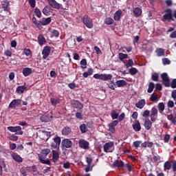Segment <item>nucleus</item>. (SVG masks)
<instances>
[{
  "label": "nucleus",
  "instance_id": "1",
  "mask_svg": "<svg viewBox=\"0 0 176 176\" xmlns=\"http://www.w3.org/2000/svg\"><path fill=\"white\" fill-rule=\"evenodd\" d=\"M51 150L50 148H45L41 150V155H38V160L41 164H47V165H52L51 162L48 158H46L47 155L50 153ZM46 158V159H45Z\"/></svg>",
  "mask_w": 176,
  "mask_h": 176
},
{
  "label": "nucleus",
  "instance_id": "2",
  "mask_svg": "<svg viewBox=\"0 0 176 176\" xmlns=\"http://www.w3.org/2000/svg\"><path fill=\"white\" fill-rule=\"evenodd\" d=\"M7 130L10 132H14L16 135H23V131L21 126H7Z\"/></svg>",
  "mask_w": 176,
  "mask_h": 176
},
{
  "label": "nucleus",
  "instance_id": "3",
  "mask_svg": "<svg viewBox=\"0 0 176 176\" xmlns=\"http://www.w3.org/2000/svg\"><path fill=\"white\" fill-rule=\"evenodd\" d=\"M82 21L87 28H92L94 27L93 20L91 18L89 17L88 15H84Z\"/></svg>",
  "mask_w": 176,
  "mask_h": 176
},
{
  "label": "nucleus",
  "instance_id": "4",
  "mask_svg": "<svg viewBox=\"0 0 176 176\" xmlns=\"http://www.w3.org/2000/svg\"><path fill=\"white\" fill-rule=\"evenodd\" d=\"M47 2L53 9L60 10L63 9V5L58 3L56 0H47Z\"/></svg>",
  "mask_w": 176,
  "mask_h": 176
},
{
  "label": "nucleus",
  "instance_id": "5",
  "mask_svg": "<svg viewBox=\"0 0 176 176\" xmlns=\"http://www.w3.org/2000/svg\"><path fill=\"white\" fill-rule=\"evenodd\" d=\"M78 145L79 147L83 150H89V142L86 141L85 139H80L78 141Z\"/></svg>",
  "mask_w": 176,
  "mask_h": 176
},
{
  "label": "nucleus",
  "instance_id": "6",
  "mask_svg": "<svg viewBox=\"0 0 176 176\" xmlns=\"http://www.w3.org/2000/svg\"><path fill=\"white\" fill-rule=\"evenodd\" d=\"M161 77L162 78V82H163V84L164 85V87H170V80L167 73L166 72L162 73V74L161 75Z\"/></svg>",
  "mask_w": 176,
  "mask_h": 176
},
{
  "label": "nucleus",
  "instance_id": "7",
  "mask_svg": "<svg viewBox=\"0 0 176 176\" xmlns=\"http://www.w3.org/2000/svg\"><path fill=\"white\" fill-rule=\"evenodd\" d=\"M114 143L113 142H109L105 143V144L103 146V150L106 153H108L109 152H113V150L111 149L113 147Z\"/></svg>",
  "mask_w": 176,
  "mask_h": 176
},
{
  "label": "nucleus",
  "instance_id": "8",
  "mask_svg": "<svg viewBox=\"0 0 176 176\" xmlns=\"http://www.w3.org/2000/svg\"><path fill=\"white\" fill-rule=\"evenodd\" d=\"M22 104L21 99H14L11 102H10V104L8 106V108L10 109H12L13 108H15L16 107H19Z\"/></svg>",
  "mask_w": 176,
  "mask_h": 176
},
{
  "label": "nucleus",
  "instance_id": "9",
  "mask_svg": "<svg viewBox=\"0 0 176 176\" xmlns=\"http://www.w3.org/2000/svg\"><path fill=\"white\" fill-rule=\"evenodd\" d=\"M53 118V116L52 115V113H48L47 114H44L41 116L40 120L41 122H44L45 123H47V122L52 121Z\"/></svg>",
  "mask_w": 176,
  "mask_h": 176
},
{
  "label": "nucleus",
  "instance_id": "10",
  "mask_svg": "<svg viewBox=\"0 0 176 176\" xmlns=\"http://www.w3.org/2000/svg\"><path fill=\"white\" fill-rule=\"evenodd\" d=\"M52 50V47L49 45H46L42 51L43 58L45 60L50 55Z\"/></svg>",
  "mask_w": 176,
  "mask_h": 176
},
{
  "label": "nucleus",
  "instance_id": "11",
  "mask_svg": "<svg viewBox=\"0 0 176 176\" xmlns=\"http://www.w3.org/2000/svg\"><path fill=\"white\" fill-rule=\"evenodd\" d=\"M61 144L63 147L70 148L73 146V142L70 139H63Z\"/></svg>",
  "mask_w": 176,
  "mask_h": 176
},
{
  "label": "nucleus",
  "instance_id": "12",
  "mask_svg": "<svg viewBox=\"0 0 176 176\" xmlns=\"http://www.w3.org/2000/svg\"><path fill=\"white\" fill-rule=\"evenodd\" d=\"M53 9L50 6H45L43 10L42 13L44 14V16H49L52 13Z\"/></svg>",
  "mask_w": 176,
  "mask_h": 176
},
{
  "label": "nucleus",
  "instance_id": "13",
  "mask_svg": "<svg viewBox=\"0 0 176 176\" xmlns=\"http://www.w3.org/2000/svg\"><path fill=\"white\" fill-rule=\"evenodd\" d=\"M72 107L75 109H83L84 108V104H82V103H81L80 101L78 100H74L72 102Z\"/></svg>",
  "mask_w": 176,
  "mask_h": 176
},
{
  "label": "nucleus",
  "instance_id": "14",
  "mask_svg": "<svg viewBox=\"0 0 176 176\" xmlns=\"http://www.w3.org/2000/svg\"><path fill=\"white\" fill-rule=\"evenodd\" d=\"M157 115H158L157 109L155 107H153L151 109V122H155L156 118L155 117H157Z\"/></svg>",
  "mask_w": 176,
  "mask_h": 176
},
{
  "label": "nucleus",
  "instance_id": "15",
  "mask_svg": "<svg viewBox=\"0 0 176 176\" xmlns=\"http://www.w3.org/2000/svg\"><path fill=\"white\" fill-rule=\"evenodd\" d=\"M124 166L125 165L124 164V162L119 161L118 160H116V161L113 162V166L114 168H118L120 169V168H123Z\"/></svg>",
  "mask_w": 176,
  "mask_h": 176
},
{
  "label": "nucleus",
  "instance_id": "16",
  "mask_svg": "<svg viewBox=\"0 0 176 176\" xmlns=\"http://www.w3.org/2000/svg\"><path fill=\"white\" fill-rule=\"evenodd\" d=\"M168 21L169 23L170 21H175V19L173 16V14H164L162 17V21Z\"/></svg>",
  "mask_w": 176,
  "mask_h": 176
},
{
  "label": "nucleus",
  "instance_id": "17",
  "mask_svg": "<svg viewBox=\"0 0 176 176\" xmlns=\"http://www.w3.org/2000/svg\"><path fill=\"white\" fill-rule=\"evenodd\" d=\"M153 125L152 121L149 118L146 119L144 123V126L146 131L151 130V127Z\"/></svg>",
  "mask_w": 176,
  "mask_h": 176
},
{
  "label": "nucleus",
  "instance_id": "18",
  "mask_svg": "<svg viewBox=\"0 0 176 176\" xmlns=\"http://www.w3.org/2000/svg\"><path fill=\"white\" fill-rule=\"evenodd\" d=\"M132 127L135 131H140L141 130V125L138 120H135V122L132 124Z\"/></svg>",
  "mask_w": 176,
  "mask_h": 176
},
{
  "label": "nucleus",
  "instance_id": "19",
  "mask_svg": "<svg viewBox=\"0 0 176 176\" xmlns=\"http://www.w3.org/2000/svg\"><path fill=\"white\" fill-rule=\"evenodd\" d=\"M146 104L145 99H141L140 101L135 103V107L138 108V109H142Z\"/></svg>",
  "mask_w": 176,
  "mask_h": 176
},
{
  "label": "nucleus",
  "instance_id": "20",
  "mask_svg": "<svg viewBox=\"0 0 176 176\" xmlns=\"http://www.w3.org/2000/svg\"><path fill=\"white\" fill-rule=\"evenodd\" d=\"M52 22V17H47L45 19H42V21H39V23H41V28H42L43 26H45V25H49Z\"/></svg>",
  "mask_w": 176,
  "mask_h": 176
},
{
  "label": "nucleus",
  "instance_id": "21",
  "mask_svg": "<svg viewBox=\"0 0 176 176\" xmlns=\"http://www.w3.org/2000/svg\"><path fill=\"white\" fill-rule=\"evenodd\" d=\"M4 168L5 172H8L6 169V163L3 161V160H0V175H3V168Z\"/></svg>",
  "mask_w": 176,
  "mask_h": 176
},
{
  "label": "nucleus",
  "instance_id": "22",
  "mask_svg": "<svg viewBox=\"0 0 176 176\" xmlns=\"http://www.w3.org/2000/svg\"><path fill=\"white\" fill-rule=\"evenodd\" d=\"M12 159L17 162H23V158L20 155H18L17 153H14L12 155Z\"/></svg>",
  "mask_w": 176,
  "mask_h": 176
},
{
  "label": "nucleus",
  "instance_id": "23",
  "mask_svg": "<svg viewBox=\"0 0 176 176\" xmlns=\"http://www.w3.org/2000/svg\"><path fill=\"white\" fill-rule=\"evenodd\" d=\"M10 2L8 0H4L1 2V8L4 11H9Z\"/></svg>",
  "mask_w": 176,
  "mask_h": 176
},
{
  "label": "nucleus",
  "instance_id": "24",
  "mask_svg": "<svg viewBox=\"0 0 176 176\" xmlns=\"http://www.w3.org/2000/svg\"><path fill=\"white\" fill-rule=\"evenodd\" d=\"M72 129L69 126H63V129H62V134L63 135H68L71 134Z\"/></svg>",
  "mask_w": 176,
  "mask_h": 176
},
{
  "label": "nucleus",
  "instance_id": "25",
  "mask_svg": "<svg viewBox=\"0 0 176 176\" xmlns=\"http://www.w3.org/2000/svg\"><path fill=\"white\" fill-rule=\"evenodd\" d=\"M122 14V11L121 10V9H120L118 11H116L114 13V20L115 21H120L121 20Z\"/></svg>",
  "mask_w": 176,
  "mask_h": 176
},
{
  "label": "nucleus",
  "instance_id": "26",
  "mask_svg": "<svg viewBox=\"0 0 176 176\" xmlns=\"http://www.w3.org/2000/svg\"><path fill=\"white\" fill-rule=\"evenodd\" d=\"M133 13L135 17H139L142 14V10L140 8H135Z\"/></svg>",
  "mask_w": 176,
  "mask_h": 176
},
{
  "label": "nucleus",
  "instance_id": "27",
  "mask_svg": "<svg viewBox=\"0 0 176 176\" xmlns=\"http://www.w3.org/2000/svg\"><path fill=\"white\" fill-rule=\"evenodd\" d=\"M32 70L30 67H25L23 69V74L24 76L27 77L29 76L31 74H32Z\"/></svg>",
  "mask_w": 176,
  "mask_h": 176
},
{
  "label": "nucleus",
  "instance_id": "28",
  "mask_svg": "<svg viewBox=\"0 0 176 176\" xmlns=\"http://www.w3.org/2000/svg\"><path fill=\"white\" fill-rule=\"evenodd\" d=\"M50 103L54 107L58 104H60V99L59 98H51L50 99Z\"/></svg>",
  "mask_w": 176,
  "mask_h": 176
},
{
  "label": "nucleus",
  "instance_id": "29",
  "mask_svg": "<svg viewBox=\"0 0 176 176\" xmlns=\"http://www.w3.org/2000/svg\"><path fill=\"white\" fill-rule=\"evenodd\" d=\"M60 157V155L56 150H52V161L56 162Z\"/></svg>",
  "mask_w": 176,
  "mask_h": 176
},
{
  "label": "nucleus",
  "instance_id": "30",
  "mask_svg": "<svg viewBox=\"0 0 176 176\" xmlns=\"http://www.w3.org/2000/svg\"><path fill=\"white\" fill-rule=\"evenodd\" d=\"M25 89L26 87L25 85L18 86V87L16 89V91L18 94H23Z\"/></svg>",
  "mask_w": 176,
  "mask_h": 176
},
{
  "label": "nucleus",
  "instance_id": "31",
  "mask_svg": "<svg viewBox=\"0 0 176 176\" xmlns=\"http://www.w3.org/2000/svg\"><path fill=\"white\" fill-rule=\"evenodd\" d=\"M116 85H117L118 87H122L126 86L127 82L124 80H121L116 81Z\"/></svg>",
  "mask_w": 176,
  "mask_h": 176
},
{
  "label": "nucleus",
  "instance_id": "32",
  "mask_svg": "<svg viewBox=\"0 0 176 176\" xmlns=\"http://www.w3.org/2000/svg\"><path fill=\"white\" fill-rule=\"evenodd\" d=\"M38 41L39 45H43L46 43V40L45 38L44 37V36L43 34H39L38 37Z\"/></svg>",
  "mask_w": 176,
  "mask_h": 176
},
{
  "label": "nucleus",
  "instance_id": "33",
  "mask_svg": "<svg viewBox=\"0 0 176 176\" xmlns=\"http://www.w3.org/2000/svg\"><path fill=\"white\" fill-rule=\"evenodd\" d=\"M113 78V76L111 74H102V80L103 81H107V80H111V78Z\"/></svg>",
  "mask_w": 176,
  "mask_h": 176
},
{
  "label": "nucleus",
  "instance_id": "34",
  "mask_svg": "<svg viewBox=\"0 0 176 176\" xmlns=\"http://www.w3.org/2000/svg\"><path fill=\"white\" fill-rule=\"evenodd\" d=\"M32 23L35 25L36 28H38L39 30H41V22H37L36 17H33L32 19Z\"/></svg>",
  "mask_w": 176,
  "mask_h": 176
},
{
  "label": "nucleus",
  "instance_id": "35",
  "mask_svg": "<svg viewBox=\"0 0 176 176\" xmlns=\"http://www.w3.org/2000/svg\"><path fill=\"white\" fill-rule=\"evenodd\" d=\"M158 110L160 111V113H162V112L164 111L165 109V104L164 103L162 102H160L158 106Z\"/></svg>",
  "mask_w": 176,
  "mask_h": 176
},
{
  "label": "nucleus",
  "instance_id": "36",
  "mask_svg": "<svg viewBox=\"0 0 176 176\" xmlns=\"http://www.w3.org/2000/svg\"><path fill=\"white\" fill-rule=\"evenodd\" d=\"M155 88V84L153 82H151L148 84V89L147 90L148 94H151L153 91V89Z\"/></svg>",
  "mask_w": 176,
  "mask_h": 176
},
{
  "label": "nucleus",
  "instance_id": "37",
  "mask_svg": "<svg viewBox=\"0 0 176 176\" xmlns=\"http://www.w3.org/2000/svg\"><path fill=\"white\" fill-rule=\"evenodd\" d=\"M54 142H55L56 146L59 148L61 142V138H60V136H56L55 138H54Z\"/></svg>",
  "mask_w": 176,
  "mask_h": 176
},
{
  "label": "nucleus",
  "instance_id": "38",
  "mask_svg": "<svg viewBox=\"0 0 176 176\" xmlns=\"http://www.w3.org/2000/svg\"><path fill=\"white\" fill-rule=\"evenodd\" d=\"M80 64L81 68L82 69H85V68H87V59L86 58H82L81 60V61L80 62Z\"/></svg>",
  "mask_w": 176,
  "mask_h": 176
},
{
  "label": "nucleus",
  "instance_id": "39",
  "mask_svg": "<svg viewBox=\"0 0 176 176\" xmlns=\"http://www.w3.org/2000/svg\"><path fill=\"white\" fill-rule=\"evenodd\" d=\"M113 23H114L113 19L111 18V17H107L104 19V23L105 24L111 25V24H113Z\"/></svg>",
  "mask_w": 176,
  "mask_h": 176
},
{
  "label": "nucleus",
  "instance_id": "40",
  "mask_svg": "<svg viewBox=\"0 0 176 176\" xmlns=\"http://www.w3.org/2000/svg\"><path fill=\"white\" fill-rule=\"evenodd\" d=\"M129 58V55L126 54H122V52H120L119 54V58L120 61H124V60H125V58Z\"/></svg>",
  "mask_w": 176,
  "mask_h": 176
},
{
  "label": "nucleus",
  "instance_id": "41",
  "mask_svg": "<svg viewBox=\"0 0 176 176\" xmlns=\"http://www.w3.org/2000/svg\"><path fill=\"white\" fill-rule=\"evenodd\" d=\"M164 170H169L172 168V164L169 161L164 162Z\"/></svg>",
  "mask_w": 176,
  "mask_h": 176
},
{
  "label": "nucleus",
  "instance_id": "42",
  "mask_svg": "<svg viewBox=\"0 0 176 176\" xmlns=\"http://www.w3.org/2000/svg\"><path fill=\"white\" fill-rule=\"evenodd\" d=\"M79 128L82 133H86V132L87 131V125L85 124L80 125Z\"/></svg>",
  "mask_w": 176,
  "mask_h": 176
},
{
  "label": "nucleus",
  "instance_id": "43",
  "mask_svg": "<svg viewBox=\"0 0 176 176\" xmlns=\"http://www.w3.org/2000/svg\"><path fill=\"white\" fill-rule=\"evenodd\" d=\"M34 14H35V16H36L38 18H41L42 14L39 8H36L34 9Z\"/></svg>",
  "mask_w": 176,
  "mask_h": 176
},
{
  "label": "nucleus",
  "instance_id": "44",
  "mask_svg": "<svg viewBox=\"0 0 176 176\" xmlns=\"http://www.w3.org/2000/svg\"><path fill=\"white\" fill-rule=\"evenodd\" d=\"M23 53L25 54L26 56H32V52L30 49L25 48L23 50Z\"/></svg>",
  "mask_w": 176,
  "mask_h": 176
},
{
  "label": "nucleus",
  "instance_id": "45",
  "mask_svg": "<svg viewBox=\"0 0 176 176\" xmlns=\"http://www.w3.org/2000/svg\"><path fill=\"white\" fill-rule=\"evenodd\" d=\"M119 118V113H118L115 109L111 111V118L117 119Z\"/></svg>",
  "mask_w": 176,
  "mask_h": 176
},
{
  "label": "nucleus",
  "instance_id": "46",
  "mask_svg": "<svg viewBox=\"0 0 176 176\" xmlns=\"http://www.w3.org/2000/svg\"><path fill=\"white\" fill-rule=\"evenodd\" d=\"M134 65V62L132 60V59H129L127 60L126 64L125 65L126 68H129L131 67H133Z\"/></svg>",
  "mask_w": 176,
  "mask_h": 176
},
{
  "label": "nucleus",
  "instance_id": "47",
  "mask_svg": "<svg viewBox=\"0 0 176 176\" xmlns=\"http://www.w3.org/2000/svg\"><path fill=\"white\" fill-rule=\"evenodd\" d=\"M109 88L111 89V90H115L116 87V83L115 84L113 80H111L109 82L108 85Z\"/></svg>",
  "mask_w": 176,
  "mask_h": 176
},
{
  "label": "nucleus",
  "instance_id": "48",
  "mask_svg": "<svg viewBox=\"0 0 176 176\" xmlns=\"http://www.w3.org/2000/svg\"><path fill=\"white\" fill-rule=\"evenodd\" d=\"M157 100H158V96L156 94V93H153L150 98V100L155 102Z\"/></svg>",
  "mask_w": 176,
  "mask_h": 176
},
{
  "label": "nucleus",
  "instance_id": "49",
  "mask_svg": "<svg viewBox=\"0 0 176 176\" xmlns=\"http://www.w3.org/2000/svg\"><path fill=\"white\" fill-rule=\"evenodd\" d=\"M151 80L153 81H159V74L158 73H154L152 76H151Z\"/></svg>",
  "mask_w": 176,
  "mask_h": 176
},
{
  "label": "nucleus",
  "instance_id": "50",
  "mask_svg": "<svg viewBox=\"0 0 176 176\" xmlns=\"http://www.w3.org/2000/svg\"><path fill=\"white\" fill-rule=\"evenodd\" d=\"M138 73V70H137V68H135V67H131L129 69V74L131 75H135V74H136Z\"/></svg>",
  "mask_w": 176,
  "mask_h": 176
},
{
  "label": "nucleus",
  "instance_id": "51",
  "mask_svg": "<svg viewBox=\"0 0 176 176\" xmlns=\"http://www.w3.org/2000/svg\"><path fill=\"white\" fill-rule=\"evenodd\" d=\"M168 120L171 121L173 124H176V115L175 116H170V118H168Z\"/></svg>",
  "mask_w": 176,
  "mask_h": 176
},
{
  "label": "nucleus",
  "instance_id": "52",
  "mask_svg": "<svg viewBox=\"0 0 176 176\" xmlns=\"http://www.w3.org/2000/svg\"><path fill=\"white\" fill-rule=\"evenodd\" d=\"M28 2L32 9L36 8V0H28Z\"/></svg>",
  "mask_w": 176,
  "mask_h": 176
},
{
  "label": "nucleus",
  "instance_id": "53",
  "mask_svg": "<svg viewBox=\"0 0 176 176\" xmlns=\"http://www.w3.org/2000/svg\"><path fill=\"white\" fill-rule=\"evenodd\" d=\"M51 33L52 34L53 36H54V37L60 36V32L58 30H56L55 29H54L52 31H51Z\"/></svg>",
  "mask_w": 176,
  "mask_h": 176
},
{
  "label": "nucleus",
  "instance_id": "54",
  "mask_svg": "<svg viewBox=\"0 0 176 176\" xmlns=\"http://www.w3.org/2000/svg\"><path fill=\"white\" fill-rule=\"evenodd\" d=\"M157 54L158 56H162L164 54V50L160 48L157 50Z\"/></svg>",
  "mask_w": 176,
  "mask_h": 176
},
{
  "label": "nucleus",
  "instance_id": "55",
  "mask_svg": "<svg viewBox=\"0 0 176 176\" xmlns=\"http://www.w3.org/2000/svg\"><path fill=\"white\" fill-rule=\"evenodd\" d=\"M31 170L32 172L33 173H36L38 171V168H37V166L36 165H33L32 166H29V168H28V170Z\"/></svg>",
  "mask_w": 176,
  "mask_h": 176
},
{
  "label": "nucleus",
  "instance_id": "56",
  "mask_svg": "<svg viewBox=\"0 0 176 176\" xmlns=\"http://www.w3.org/2000/svg\"><path fill=\"white\" fill-rule=\"evenodd\" d=\"M142 141H135L133 142V146L135 148H138L140 147V145L142 144Z\"/></svg>",
  "mask_w": 176,
  "mask_h": 176
},
{
  "label": "nucleus",
  "instance_id": "57",
  "mask_svg": "<svg viewBox=\"0 0 176 176\" xmlns=\"http://www.w3.org/2000/svg\"><path fill=\"white\" fill-rule=\"evenodd\" d=\"M162 63L164 65H170L171 63V61L169 60L168 58H162Z\"/></svg>",
  "mask_w": 176,
  "mask_h": 176
},
{
  "label": "nucleus",
  "instance_id": "58",
  "mask_svg": "<svg viewBox=\"0 0 176 176\" xmlns=\"http://www.w3.org/2000/svg\"><path fill=\"white\" fill-rule=\"evenodd\" d=\"M94 78H96V80H102V74H98V73L94 74L93 76Z\"/></svg>",
  "mask_w": 176,
  "mask_h": 176
},
{
  "label": "nucleus",
  "instance_id": "59",
  "mask_svg": "<svg viewBox=\"0 0 176 176\" xmlns=\"http://www.w3.org/2000/svg\"><path fill=\"white\" fill-rule=\"evenodd\" d=\"M86 162L87 165L91 166V162H93V159L91 157H87Z\"/></svg>",
  "mask_w": 176,
  "mask_h": 176
},
{
  "label": "nucleus",
  "instance_id": "60",
  "mask_svg": "<svg viewBox=\"0 0 176 176\" xmlns=\"http://www.w3.org/2000/svg\"><path fill=\"white\" fill-rule=\"evenodd\" d=\"M109 131L111 132V133H114L116 132V128H114L113 126H112L111 124H109Z\"/></svg>",
  "mask_w": 176,
  "mask_h": 176
},
{
  "label": "nucleus",
  "instance_id": "61",
  "mask_svg": "<svg viewBox=\"0 0 176 176\" xmlns=\"http://www.w3.org/2000/svg\"><path fill=\"white\" fill-rule=\"evenodd\" d=\"M170 138V135L169 134H166L164 135V142L167 143L169 142V140Z\"/></svg>",
  "mask_w": 176,
  "mask_h": 176
},
{
  "label": "nucleus",
  "instance_id": "62",
  "mask_svg": "<svg viewBox=\"0 0 176 176\" xmlns=\"http://www.w3.org/2000/svg\"><path fill=\"white\" fill-rule=\"evenodd\" d=\"M69 88L74 89L76 88V84L75 82H69L68 85Z\"/></svg>",
  "mask_w": 176,
  "mask_h": 176
},
{
  "label": "nucleus",
  "instance_id": "63",
  "mask_svg": "<svg viewBox=\"0 0 176 176\" xmlns=\"http://www.w3.org/2000/svg\"><path fill=\"white\" fill-rule=\"evenodd\" d=\"M170 87L173 89L176 88V78L173 79V81L170 83Z\"/></svg>",
  "mask_w": 176,
  "mask_h": 176
},
{
  "label": "nucleus",
  "instance_id": "64",
  "mask_svg": "<svg viewBox=\"0 0 176 176\" xmlns=\"http://www.w3.org/2000/svg\"><path fill=\"white\" fill-rule=\"evenodd\" d=\"M173 171L176 172V161H173L172 163Z\"/></svg>",
  "mask_w": 176,
  "mask_h": 176
}]
</instances>
